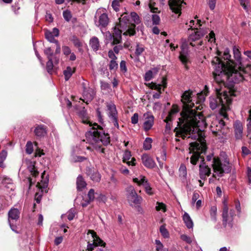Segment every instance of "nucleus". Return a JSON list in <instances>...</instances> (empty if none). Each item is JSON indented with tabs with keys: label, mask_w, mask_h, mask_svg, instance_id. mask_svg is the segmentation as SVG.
Returning a JSON list of instances; mask_svg holds the SVG:
<instances>
[{
	"label": "nucleus",
	"mask_w": 251,
	"mask_h": 251,
	"mask_svg": "<svg viewBox=\"0 0 251 251\" xmlns=\"http://www.w3.org/2000/svg\"><path fill=\"white\" fill-rule=\"evenodd\" d=\"M179 176L181 178L183 182L186 180L187 172L186 167L185 165L182 164L180 165L179 168Z\"/></svg>",
	"instance_id": "c85d7f7f"
},
{
	"label": "nucleus",
	"mask_w": 251,
	"mask_h": 251,
	"mask_svg": "<svg viewBox=\"0 0 251 251\" xmlns=\"http://www.w3.org/2000/svg\"><path fill=\"white\" fill-rule=\"evenodd\" d=\"M158 72V70L156 68H154L151 70L147 71L144 75V79L145 81H148L151 80L154 75H155Z\"/></svg>",
	"instance_id": "7c9ffc66"
},
{
	"label": "nucleus",
	"mask_w": 251,
	"mask_h": 251,
	"mask_svg": "<svg viewBox=\"0 0 251 251\" xmlns=\"http://www.w3.org/2000/svg\"><path fill=\"white\" fill-rule=\"evenodd\" d=\"M97 116L98 119V120L100 123H103V119L102 118V116L101 115V113L100 110V109H97Z\"/></svg>",
	"instance_id": "338daca9"
},
{
	"label": "nucleus",
	"mask_w": 251,
	"mask_h": 251,
	"mask_svg": "<svg viewBox=\"0 0 251 251\" xmlns=\"http://www.w3.org/2000/svg\"><path fill=\"white\" fill-rule=\"evenodd\" d=\"M131 123L133 124H136L138 122V115L137 113H135L132 116L131 119Z\"/></svg>",
	"instance_id": "69168bd1"
},
{
	"label": "nucleus",
	"mask_w": 251,
	"mask_h": 251,
	"mask_svg": "<svg viewBox=\"0 0 251 251\" xmlns=\"http://www.w3.org/2000/svg\"><path fill=\"white\" fill-rule=\"evenodd\" d=\"M126 192L127 201L130 205H132L133 204H138L141 202L142 201V197L138 196L133 186H128L126 188Z\"/></svg>",
	"instance_id": "f8f14e48"
},
{
	"label": "nucleus",
	"mask_w": 251,
	"mask_h": 251,
	"mask_svg": "<svg viewBox=\"0 0 251 251\" xmlns=\"http://www.w3.org/2000/svg\"><path fill=\"white\" fill-rule=\"evenodd\" d=\"M141 160L143 165L148 168L152 169L156 166L153 159L147 154H143Z\"/></svg>",
	"instance_id": "aec40b11"
},
{
	"label": "nucleus",
	"mask_w": 251,
	"mask_h": 251,
	"mask_svg": "<svg viewBox=\"0 0 251 251\" xmlns=\"http://www.w3.org/2000/svg\"><path fill=\"white\" fill-rule=\"evenodd\" d=\"M77 188L78 190H81L86 186V183L81 176H78L76 180Z\"/></svg>",
	"instance_id": "473e14b6"
},
{
	"label": "nucleus",
	"mask_w": 251,
	"mask_h": 251,
	"mask_svg": "<svg viewBox=\"0 0 251 251\" xmlns=\"http://www.w3.org/2000/svg\"><path fill=\"white\" fill-rule=\"evenodd\" d=\"M105 111L109 118V122L113 123L116 127L119 128L118 112L115 104L111 102H106Z\"/></svg>",
	"instance_id": "9d476101"
},
{
	"label": "nucleus",
	"mask_w": 251,
	"mask_h": 251,
	"mask_svg": "<svg viewBox=\"0 0 251 251\" xmlns=\"http://www.w3.org/2000/svg\"><path fill=\"white\" fill-rule=\"evenodd\" d=\"M45 37L51 43H57L58 41L57 40L55 39L54 38L53 35H52V33L51 31L49 30H46L45 32Z\"/></svg>",
	"instance_id": "4c0bfd02"
},
{
	"label": "nucleus",
	"mask_w": 251,
	"mask_h": 251,
	"mask_svg": "<svg viewBox=\"0 0 251 251\" xmlns=\"http://www.w3.org/2000/svg\"><path fill=\"white\" fill-rule=\"evenodd\" d=\"M87 234L89 241L88 242L87 251H92L98 246H105V243L100 238L94 231L89 230Z\"/></svg>",
	"instance_id": "1a4fd4ad"
},
{
	"label": "nucleus",
	"mask_w": 251,
	"mask_h": 251,
	"mask_svg": "<svg viewBox=\"0 0 251 251\" xmlns=\"http://www.w3.org/2000/svg\"><path fill=\"white\" fill-rule=\"evenodd\" d=\"M145 51V47L143 45L137 43L136 45L135 50L134 52V55L136 57L140 56L143 52Z\"/></svg>",
	"instance_id": "2f4dec72"
},
{
	"label": "nucleus",
	"mask_w": 251,
	"mask_h": 251,
	"mask_svg": "<svg viewBox=\"0 0 251 251\" xmlns=\"http://www.w3.org/2000/svg\"><path fill=\"white\" fill-rule=\"evenodd\" d=\"M71 41L73 43L74 46L76 48H79L82 46V42L79 40L75 36H73L71 39Z\"/></svg>",
	"instance_id": "c03bdc74"
},
{
	"label": "nucleus",
	"mask_w": 251,
	"mask_h": 251,
	"mask_svg": "<svg viewBox=\"0 0 251 251\" xmlns=\"http://www.w3.org/2000/svg\"><path fill=\"white\" fill-rule=\"evenodd\" d=\"M74 72V69L70 67H68L64 71V75L66 81L69 79Z\"/></svg>",
	"instance_id": "c9c22d12"
},
{
	"label": "nucleus",
	"mask_w": 251,
	"mask_h": 251,
	"mask_svg": "<svg viewBox=\"0 0 251 251\" xmlns=\"http://www.w3.org/2000/svg\"><path fill=\"white\" fill-rule=\"evenodd\" d=\"M211 166L213 170L212 177L209 179V183L213 181V178L222 177L225 174L230 172L231 165L229 163L228 159L221 160L219 158L213 159Z\"/></svg>",
	"instance_id": "0eeeda50"
},
{
	"label": "nucleus",
	"mask_w": 251,
	"mask_h": 251,
	"mask_svg": "<svg viewBox=\"0 0 251 251\" xmlns=\"http://www.w3.org/2000/svg\"><path fill=\"white\" fill-rule=\"evenodd\" d=\"M199 197H200V195H199V193L197 192H194L193 194V196H192V203H194L197 201V200L199 199Z\"/></svg>",
	"instance_id": "774afa93"
},
{
	"label": "nucleus",
	"mask_w": 251,
	"mask_h": 251,
	"mask_svg": "<svg viewBox=\"0 0 251 251\" xmlns=\"http://www.w3.org/2000/svg\"><path fill=\"white\" fill-rule=\"evenodd\" d=\"M187 50L184 45L181 46V51L180 52L179 59L183 64H186L188 61L187 56Z\"/></svg>",
	"instance_id": "cd10ccee"
},
{
	"label": "nucleus",
	"mask_w": 251,
	"mask_h": 251,
	"mask_svg": "<svg viewBox=\"0 0 251 251\" xmlns=\"http://www.w3.org/2000/svg\"><path fill=\"white\" fill-rule=\"evenodd\" d=\"M73 161L74 162H82L86 159V158L83 156H74L73 157Z\"/></svg>",
	"instance_id": "052dcab7"
},
{
	"label": "nucleus",
	"mask_w": 251,
	"mask_h": 251,
	"mask_svg": "<svg viewBox=\"0 0 251 251\" xmlns=\"http://www.w3.org/2000/svg\"><path fill=\"white\" fill-rule=\"evenodd\" d=\"M34 133L39 137L45 136L47 134V127L44 125H38L34 129Z\"/></svg>",
	"instance_id": "b1692460"
},
{
	"label": "nucleus",
	"mask_w": 251,
	"mask_h": 251,
	"mask_svg": "<svg viewBox=\"0 0 251 251\" xmlns=\"http://www.w3.org/2000/svg\"><path fill=\"white\" fill-rule=\"evenodd\" d=\"M194 22H195V21L194 20H191L190 21L189 26L191 27V28H197V25H198L199 26H201V21L200 20H198L197 25H195L193 27V25H194Z\"/></svg>",
	"instance_id": "680f3d73"
},
{
	"label": "nucleus",
	"mask_w": 251,
	"mask_h": 251,
	"mask_svg": "<svg viewBox=\"0 0 251 251\" xmlns=\"http://www.w3.org/2000/svg\"><path fill=\"white\" fill-rule=\"evenodd\" d=\"M109 18L104 8H99L96 13L94 22L95 25L100 28L106 27L109 23Z\"/></svg>",
	"instance_id": "6e6552de"
},
{
	"label": "nucleus",
	"mask_w": 251,
	"mask_h": 251,
	"mask_svg": "<svg viewBox=\"0 0 251 251\" xmlns=\"http://www.w3.org/2000/svg\"><path fill=\"white\" fill-rule=\"evenodd\" d=\"M87 173L93 181L96 182L100 181V175L97 171H92L91 169H89L87 171Z\"/></svg>",
	"instance_id": "a878e982"
},
{
	"label": "nucleus",
	"mask_w": 251,
	"mask_h": 251,
	"mask_svg": "<svg viewBox=\"0 0 251 251\" xmlns=\"http://www.w3.org/2000/svg\"><path fill=\"white\" fill-rule=\"evenodd\" d=\"M152 23L154 25H158L160 22V17L156 14H153L152 15Z\"/></svg>",
	"instance_id": "13d9d810"
},
{
	"label": "nucleus",
	"mask_w": 251,
	"mask_h": 251,
	"mask_svg": "<svg viewBox=\"0 0 251 251\" xmlns=\"http://www.w3.org/2000/svg\"><path fill=\"white\" fill-rule=\"evenodd\" d=\"M180 0H170V5L173 10L178 12Z\"/></svg>",
	"instance_id": "e433bc0d"
},
{
	"label": "nucleus",
	"mask_w": 251,
	"mask_h": 251,
	"mask_svg": "<svg viewBox=\"0 0 251 251\" xmlns=\"http://www.w3.org/2000/svg\"><path fill=\"white\" fill-rule=\"evenodd\" d=\"M211 174V169L204 162V158L201 161L199 166V175L201 179L205 180Z\"/></svg>",
	"instance_id": "a211bd4d"
},
{
	"label": "nucleus",
	"mask_w": 251,
	"mask_h": 251,
	"mask_svg": "<svg viewBox=\"0 0 251 251\" xmlns=\"http://www.w3.org/2000/svg\"><path fill=\"white\" fill-rule=\"evenodd\" d=\"M235 216L234 211L233 209H230L228 211V208L227 203L225 201L224 202V206L223 208V222L224 226H226L227 224L230 227L232 226V222L233 220V217Z\"/></svg>",
	"instance_id": "9b49d317"
},
{
	"label": "nucleus",
	"mask_w": 251,
	"mask_h": 251,
	"mask_svg": "<svg viewBox=\"0 0 251 251\" xmlns=\"http://www.w3.org/2000/svg\"><path fill=\"white\" fill-rule=\"evenodd\" d=\"M143 119L144 129L145 131H149L154 124V117L151 112H147L143 114Z\"/></svg>",
	"instance_id": "4468645a"
},
{
	"label": "nucleus",
	"mask_w": 251,
	"mask_h": 251,
	"mask_svg": "<svg viewBox=\"0 0 251 251\" xmlns=\"http://www.w3.org/2000/svg\"><path fill=\"white\" fill-rule=\"evenodd\" d=\"M89 44L91 48L95 51L98 50L100 47L99 39L96 37H93L90 39Z\"/></svg>",
	"instance_id": "bb28decb"
},
{
	"label": "nucleus",
	"mask_w": 251,
	"mask_h": 251,
	"mask_svg": "<svg viewBox=\"0 0 251 251\" xmlns=\"http://www.w3.org/2000/svg\"><path fill=\"white\" fill-rule=\"evenodd\" d=\"M159 159L161 158L163 161H166L167 159V153L165 149H163L160 151Z\"/></svg>",
	"instance_id": "603ef678"
},
{
	"label": "nucleus",
	"mask_w": 251,
	"mask_h": 251,
	"mask_svg": "<svg viewBox=\"0 0 251 251\" xmlns=\"http://www.w3.org/2000/svg\"><path fill=\"white\" fill-rule=\"evenodd\" d=\"M87 196L88 198V200L89 201L91 202L94 201V198H95V192H94V189H91L89 190V191L88 193Z\"/></svg>",
	"instance_id": "864d4df0"
},
{
	"label": "nucleus",
	"mask_w": 251,
	"mask_h": 251,
	"mask_svg": "<svg viewBox=\"0 0 251 251\" xmlns=\"http://www.w3.org/2000/svg\"><path fill=\"white\" fill-rule=\"evenodd\" d=\"M98 200L100 202L105 203L107 200V197L104 194H101L98 198Z\"/></svg>",
	"instance_id": "0e129e2a"
},
{
	"label": "nucleus",
	"mask_w": 251,
	"mask_h": 251,
	"mask_svg": "<svg viewBox=\"0 0 251 251\" xmlns=\"http://www.w3.org/2000/svg\"><path fill=\"white\" fill-rule=\"evenodd\" d=\"M59 58L56 56L52 59H48L46 65V69L49 74H52L54 72L55 65L59 63Z\"/></svg>",
	"instance_id": "412c9836"
},
{
	"label": "nucleus",
	"mask_w": 251,
	"mask_h": 251,
	"mask_svg": "<svg viewBox=\"0 0 251 251\" xmlns=\"http://www.w3.org/2000/svg\"><path fill=\"white\" fill-rule=\"evenodd\" d=\"M75 209H71L66 214V216H67L68 219L69 221H71L75 217ZM65 216V215H62V218H63L64 216Z\"/></svg>",
	"instance_id": "a18cd8bd"
},
{
	"label": "nucleus",
	"mask_w": 251,
	"mask_h": 251,
	"mask_svg": "<svg viewBox=\"0 0 251 251\" xmlns=\"http://www.w3.org/2000/svg\"><path fill=\"white\" fill-rule=\"evenodd\" d=\"M150 87L152 89L156 90L158 91H161V85L160 84H157L156 83L151 82L150 84Z\"/></svg>",
	"instance_id": "5fc2aeb1"
},
{
	"label": "nucleus",
	"mask_w": 251,
	"mask_h": 251,
	"mask_svg": "<svg viewBox=\"0 0 251 251\" xmlns=\"http://www.w3.org/2000/svg\"><path fill=\"white\" fill-rule=\"evenodd\" d=\"M44 53L47 56L48 59H52L55 56H53V51L50 48H47L44 50Z\"/></svg>",
	"instance_id": "de8ad7c7"
},
{
	"label": "nucleus",
	"mask_w": 251,
	"mask_h": 251,
	"mask_svg": "<svg viewBox=\"0 0 251 251\" xmlns=\"http://www.w3.org/2000/svg\"><path fill=\"white\" fill-rule=\"evenodd\" d=\"M225 126V122L223 120L215 119L212 122L210 126L211 130L215 135L220 136L221 134L226 133Z\"/></svg>",
	"instance_id": "ddd939ff"
},
{
	"label": "nucleus",
	"mask_w": 251,
	"mask_h": 251,
	"mask_svg": "<svg viewBox=\"0 0 251 251\" xmlns=\"http://www.w3.org/2000/svg\"><path fill=\"white\" fill-rule=\"evenodd\" d=\"M228 90H222L216 87V95L209 98V107L211 109L225 110L228 105L231 102V97L237 96L239 94V92L234 89H229Z\"/></svg>",
	"instance_id": "423d86ee"
},
{
	"label": "nucleus",
	"mask_w": 251,
	"mask_h": 251,
	"mask_svg": "<svg viewBox=\"0 0 251 251\" xmlns=\"http://www.w3.org/2000/svg\"><path fill=\"white\" fill-rule=\"evenodd\" d=\"M130 16L135 24H139L140 23L139 16L135 12H132L130 13Z\"/></svg>",
	"instance_id": "09e8293b"
},
{
	"label": "nucleus",
	"mask_w": 251,
	"mask_h": 251,
	"mask_svg": "<svg viewBox=\"0 0 251 251\" xmlns=\"http://www.w3.org/2000/svg\"><path fill=\"white\" fill-rule=\"evenodd\" d=\"M29 169L33 176L36 177L38 175L39 173L34 166L30 167Z\"/></svg>",
	"instance_id": "bf43d9fd"
},
{
	"label": "nucleus",
	"mask_w": 251,
	"mask_h": 251,
	"mask_svg": "<svg viewBox=\"0 0 251 251\" xmlns=\"http://www.w3.org/2000/svg\"><path fill=\"white\" fill-rule=\"evenodd\" d=\"M117 179L114 177L113 175H112L110 178V181L109 182V185L115 187L117 185Z\"/></svg>",
	"instance_id": "6e6d98bb"
},
{
	"label": "nucleus",
	"mask_w": 251,
	"mask_h": 251,
	"mask_svg": "<svg viewBox=\"0 0 251 251\" xmlns=\"http://www.w3.org/2000/svg\"><path fill=\"white\" fill-rule=\"evenodd\" d=\"M118 63L115 60H111L109 65V68L111 71L115 70L118 68Z\"/></svg>",
	"instance_id": "3c124183"
},
{
	"label": "nucleus",
	"mask_w": 251,
	"mask_h": 251,
	"mask_svg": "<svg viewBox=\"0 0 251 251\" xmlns=\"http://www.w3.org/2000/svg\"><path fill=\"white\" fill-rule=\"evenodd\" d=\"M155 243L156 245V251H168L167 249L164 248L163 244L158 240H155Z\"/></svg>",
	"instance_id": "79ce46f5"
},
{
	"label": "nucleus",
	"mask_w": 251,
	"mask_h": 251,
	"mask_svg": "<svg viewBox=\"0 0 251 251\" xmlns=\"http://www.w3.org/2000/svg\"><path fill=\"white\" fill-rule=\"evenodd\" d=\"M235 136L237 139H241L243 136V126L241 123L237 121L234 125Z\"/></svg>",
	"instance_id": "5701e85b"
},
{
	"label": "nucleus",
	"mask_w": 251,
	"mask_h": 251,
	"mask_svg": "<svg viewBox=\"0 0 251 251\" xmlns=\"http://www.w3.org/2000/svg\"><path fill=\"white\" fill-rule=\"evenodd\" d=\"M131 156V152L128 150H126L123 155V161L126 163L128 166H135L136 163V159L134 157L131 158V161H129Z\"/></svg>",
	"instance_id": "4be33fe9"
},
{
	"label": "nucleus",
	"mask_w": 251,
	"mask_h": 251,
	"mask_svg": "<svg viewBox=\"0 0 251 251\" xmlns=\"http://www.w3.org/2000/svg\"><path fill=\"white\" fill-rule=\"evenodd\" d=\"M133 180L135 183H137L139 185H142L144 186L147 194L149 195H152L153 194L152 189L151 188L150 184L148 183L145 176H140L139 178H134Z\"/></svg>",
	"instance_id": "6ab92c4d"
},
{
	"label": "nucleus",
	"mask_w": 251,
	"mask_h": 251,
	"mask_svg": "<svg viewBox=\"0 0 251 251\" xmlns=\"http://www.w3.org/2000/svg\"><path fill=\"white\" fill-rule=\"evenodd\" d=\"M181 239L186 243L190 244L192 240L191 238L185 234H182L180 236Z\"/></svg>",
	"instance_id": "e2e57ef3"
},
{
	"label": "nucleus",
	"mask_w": 251,
	"mask_h": 251,
	"mask_svg": "<svg viewBox=\"0 0 251 251\" xmlns=\"http://www.w3.org/2000/svg\"><path fill=\"white\" fill-rule=\"evenodd\" d=\"M209 93L208 87L205 85L204 89L200 93H198V98L200 101H203L205 100V97Z\"/></svg>",
	"instance_id": "72a5a7b5"
},
{
	"label": "nucleus",
	"mask_w": 251,
	"mask_h": 251,
	"mask_svg": "<svg viewBox=\"0 0 251 251\" xmlns=\"http://www.w3.org/2000/svg\"><path fill=\"white\" fill-rule=\"evenodd\" d=\"M62 51L63 54L66 56L69 55L71 53V49L67 46H62Z\"/></svg>",
	"instance_id": "4d7b16f0"
},
{
	"label": "nucleus",
	"mask_w": 251,
	"mask_h": 251,
	"mask_svg": "<svg viewBox=\"0 0 251 251\" xmlns=\"http://www.w3.org/2000/svg\"><path fill=\"white\" fill-rule=\"evenodd\" d=\"M63 17L66 21H70L72 18V14L71 12L68 10H64L63 12Z\"/></svg>",
	"instance_id": "37998d69"
},
{
	"label": "nucleus",
	"mask_w": 251,
	"mask_h": 251,
	"mask_svg": "<svg viewBox=\"0 0 251 251\" xmlns=\"http://www.w3.org/2000/svg\"><path fill=\"white\" fill-rule=\"evenodd\" d=\"M160 232L161 233V235L165 238H168L170 237V234L169 231L165 227L164 225H162L160 227L159 229Z\"/></svg>",
	"instance_id": "ea45409f"
},
{
	"label": "nucleus",
	"mask_w": 251,
	"mask_h": 251,
	"mask_svg": "<svg viewBox=\"0 0 251 251\" xmlns=\"http://www.w3.org/2000/svg\"><path fill=\"white\" fill-rule=\"evenodd\" d=\"M152 140L151 138L147 137L145 139L144 144L143 147L145 150H149L151 148V143Z\"/></svg>",
	"instance_id": "58836bf2"
},
{
	"label": "nucleus",
	"mask_w": 251,
	"mask_h": 251,
	"mask_svg": "<svg viewBox=\"0 0 251 251\" xmlns=\"http://www.w3.org/2000/svg\"><path fill=\"white\" fill-rule=\"evenodd\" d=\"M206 33V32L204 31H202V30H200L198 31H197L195 32L194 33L190 35L189 37V41L190 42V45H191L192 47H196L198 46L199 47L201 46H202L203 43V42L201 41L199 42V43L197 44L193 43V42L197 41L200 39V38L204 36Z\"/></svg>",
	"instance_id": "dca6fc26"
},
{
	"label": "nucleus",
	"mask_w": 251,
	"mask_h": 251,
	"mask_svg": "<svg viewBox=\"0 0 251 251\" xmlns=\"http://www.w3.org/2000/svg\"><path fill=\"white\" fill-rule=\"evenodd\" d=\"M233 52L235 60H231V55L229 54L228 49H226L223 54V57L226 62H223L219 57H217L220 61L224 65V68L231 67L234 68L237 71L242 72L244 75H247V77L250 76V72L251 70V65L250 64H245L241 57V53L238 49L235 46L233 48ZM217 57V56L216 57Z\"/></svg>",
	"instance_id": "39448f33"
},
{
	"label": "nucleus",
	"mask_w": 251,
	"mask_h": 251,
	"mask_svg": "<svg viewBox=\"0 0 251 251\" xmlns=\"http://www.w3.org/2000/svg\"><path fill=\"white\" fill-rule=\"evenodd\" d=\"M179 109L177 106L173 105L171 110L164 121L166 123V129L170 130L172 127V122L175 118L176 115L178 112Z\"/></svg>",
	"instance_id": "2eb2a0df"
},
{
	"label": "nucleus",
	"mask_w": 251,
	"mask_h": 251,
	"mask_svg": "<svg viewBox=\"0 0 251 251\" xmlns=\"http://www.w3.org/2000/svg\"><path fill=\"white\" fill-rule=\"evenodd\" d=\"M217 208L215 206H213L210 209V215L211 220L216 222L217 221Z\"/></svg>",
	"instance_id": "f704fd0d"
},
{
	"label": "nucleus",
	"mask_w": 251,
	"mask_h": 251,
	"mask_svg": "<svg viewBox=\"0 0 251 251\" xmlns=\"http://www.w3.org/2000/svg\"><path fill=\"white\" fill-rule=\"evenodd\" d=\"M26 152L27 154H30L33 151V144L31 142L28 141L26 145Z\"/></svg>",
	"instance_id": "8fccbe9b"
},
{
	"label": "nucleus",
	"mask_w": 251,
	"mask_h": 251,
	"mask_svg": "<svg viewBox=\"0 0 251 251\" xmlns=\"http://www.w3.org/2000/svg\"><path fill=\"white\" fill-rule=\"evenodd\" d=\"M183 220L188 228H193L194 226L193 222L190 216L187 212L184 213Z\"/></svg>",
	"instance_id": "c756f323"
},
{
	"label": "nucleus",
	"mask_w": 251,
	"mask_h": 251,
	"mask_svg": "<svg viewBox=\"0 0 251 251\" xmlns=\"http://www.w3.org/2000/svg\"><path fill=\"white\" fill-rule=\"evenodd\" d=\"M212 64L214 69L213 73L214 82L213 84L216 87L224 90L225 88V79H227L229 82L239 83L247 79V75L242 74V72L237 71L231 67L224 68L218 58L214 57L212 61Z\"/></svg>",
	"instance_id": "7ed1b4c3"
},
{
	"label": "nucleus",
	"mask_w": 251,
	"mask_h": 251,
	"mask_svg": "<svg viewBox=\"0 0 251 251\" xmlns=\"http://www.w3.org/2000/svg\"><path fill=\"white\" fill-rule=\"evenodd\" d=\"M83 88V101L86 103H88L90 102L94 98V96L95 95V92L93 88L86 87V83L83 82L82 83Z\"/></svg>",
	"instance_id": "f3484780"
},
{
	"label": "nucleus",
	"mask_w": 251,
	"mask_h": 251,
	"mask_svg": "<svg viewBox=\"0 0 251 251\" xmlns=\"http://www.w3.org/2000/svg\"><path fill=\"white\" fill-rule=\"evenodd\" d=\"M121 1V0H114L112 2L111 6L116 12L119 11Z\"/></svg>",
	"instance_id": "49530a36"
},
{
	"label": "nucleus",
	"mask_w": 251,
	"mask_h": 251,
	"mask_svg": "<svg viewBox=\"0 0 251 251\" xmlns=\"http://www.w3.org/2000/svg\"><path fill=\"white\" fill-rule=\"evenodd\" d=\"M20 213L17 208H11L8 212V221H17L20 217Z\"/></svg>",
	"instance_id": "393cba45"
},
{
	"label": "nucleus",
	"mask_w": 251,
	"mask_h": 251,
	"mask_svg": "<svg viewBox=\"0 0 251 251\" xmlns=\"http://www.w3.org/2000/svg\"><path fill=\"white\" fill-rule=\"evenodd\" d=\"M79 116L82 123L91 127L85 134L86 143L91 146L87 147V149H93L98 152L103 153L104 149L102 148V146H106L110 143L109 134L105 133L103 129L97 124H93L89 120L84 108L79 112Z\"/></svg>",
	"instance_id": "f03ea898"
},
{
	"label": "nucleus",
	"mask_w": 251,
	"mask_h": 251,
	"mask_svg": "<svg viewBox=\"0 0 251 251\" xmlns=\"http://www.w3.org/2000/svg\"><path fill=\"white\" fill-rule=\"evenodd\" d=\"M129 17L127 15H123L119 18V22L113 28V32L109 31L105 33L106 40L112 41V45L119 44L122 40V33L124 35L133 36L135 34V24L129 26Z\"/></svg>",
	"instance_id": "20e7f679"
},
{
	"label": "nucleus",
	"mask_w": 251,
	"mask_h": 251,
	"mask_svg": "<svg viewBox=\"0 0 251 251\" xmlns=\"http://www.w3.org/2000/svg\"><path fill=\"white\" fill-rule=\"evenodd\" d=\"M155 209L157 211H162L165 212L167 210L166 205L163 202H157Z\"/></svg>",
	"instance_id": "a19ab883"
},
{
	"label": "nucleus",
	"mask_w": 251,
	"mask_h": 251,
	"mask_svg": "<svg viewBox=\"0 0 251 251\" xmlns=\"http://www.w3.org/2000/svg\"><path fill=\"white\" fill-rule=\"evenodd\" d=\"M193 92L189 91H185L181 96V102L183 103V110L181 113V117L179 118L177 122L179 127H176L174 131L176 136L183 139L191 138L197 139V141L190 143L189 153L190 163L196 165L201 158H203L201 154L204 153L206 150V146L203 137V131L206 127L207 124L204 117L197 114L192 101Z\"/></svg>",
	"instance_id": "f257e3e1"
}]
</instances>
